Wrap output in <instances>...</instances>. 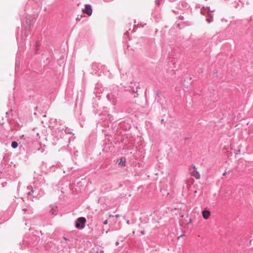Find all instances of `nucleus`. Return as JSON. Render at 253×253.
Here are the masks:
<instances>
[{"instance_id":"obj_1","label":"nucleus","mask_w":253,"mask_h":253,"mask_svg":"<svg viewBox=\"0 0 253 253\" xmlns=\"http://www.w3.org/2000/svg\"><path fill=\"white\" fill-rule=\"evenodd\" d=\"M86 222V219L84 217H79L78 218L76 222V227L77 228H84V223Z\"/></svg>"},{"instance_id":"obj_2","label":"nucleus","mask_w":253,"mask_h":253,"mask_svg":"<svg viewBox=\"0 0 253 253\" xmlns=\"http://www.w3.org/2000/svg\"><path fill=\"white\" fill-rule=\"evenodd\" d=\"M83 12L86 13L88 16H90L92 12L91 6L89 4H86L85 8L83 10Z\"/></svg>"},{"instance_id":"obj_3","label":"nucleus","mask_w":253,"mask_h":253,"mask_svg":"<svg viewBox=\"0 0 253 253\" xmlns=\"http://www.w3.org/2000/svg\"><path fill=\"white\" fill-rule=\"evenodd\" d=\"M193 171L192 172V175L195 177L196 179L200 178V174L197 170V169L195 166H193Z\"/></svg>"},{"instance_id":"obj_4","label":"nucleus","mask_w":253,"mask_h":253,"mask_svg":"<svg viewBox=\"0 0 253 253\" xmlns=\"http://www.w3.org/2000/svg\"><path fill=\"white\" fill-rule=\"evenodd\" d=\"M202 215L205 219H208L211 216V212L208 210H204L202 211Z\"/></svg>"},{"instance_id":"obj_5","label":"nucleus","mask_w":253,"mask_h":253,"mask_svg":"<svg viewBox=\"0 0 253 253\" xmlns=\"http://www.w3.org/2000/svg\"><path fill=\"white\" fill-rule=\"evenodd\" d=\"M126 162V159L125 158H121L120 162H119V164L122 166H124V164Z\"/></svg>"},{"instance_id":"obj_6","label":"nucleus","mask_w":253,"mask_h":253,"mask_svg":"<svg viewBox=\"0 0 253 253\" xmlns=\"http://www.w3.org/2000/svg\"><path fill=\"white\" fill-rule=\"evenodd\" d=\"M11 146L13 148H16L18 146V143L16 141H13L11 143Z\"/></svg>"},{"instance_id":"obj_7","label":"nucleus","mask_w":253,"mask_h":253,"mask_svg":"<svg viewBox=\"0 0 253 253\" xmlns=\"http://www.w3.org/2000/svg\"><path fill=\"white\" fill-rule=\"evenodd\" d=\"M3 118L2 117H0V124L2 125L3 124Z\"/></svg>"},{"instance_id":"obj_8","label":"nucleus","mask_w":253,"mask_h":253,"mask_svg":"<svg viewBox=\"0 0 253 253\" xmlns=\"http://www.w3.org/2000/svg\"><path fill=\"white\" fill-rule=\"evenodd\" d=\"M250 244L251 246H252L253 247V239H251L250 241Z\"/></svg>"},{"instance_id":"obj_9","label":"nucleus","mask_w":253,"mask_h":253,"mask_svg":"<svg viewBox=\"0 0 253 253\" xmlns=\"http://www.w3.org/2000/svg\"><path fill=\"white\" fill-rule=\"evenodd\" d=\"M103 223H104V224H105V225L107 224L108 223L107 220H105V221H104Z\"/></svg>"},{"instance_id":"obj_10","label":"nucleus","mask_w":253,"mask_h":253,"mask_svg":"<svg viewBox=\"0 0 253 253\" xmlns=\"http://www.w3.org/2000/svg\"><path fill=\"white\" fill-rule=\"evenodd\" d=\"M115 217H117V218H118V217H120V215H119V214H116V215H115Z\"/></svg>"},{"instance_id":"obj_11","label":"nucleus","mask_w":253,"mask_h":253,"mask_svg":"<svg viewBox=\"0 0 253 253\" xmlns=\"http://www.w3.org/2000/svg\"><path fill=\"white\" fill-rule=\"evenodd\" d=\"M118 245H119V242H116V245L118 246Z\"/></svg>"},{"instance_id":"obj_12","label":"nucleus","mask_w":253,"mask_h":253,"mask_svg":"<svg viewBox=\"0 0 253 253\" xmlns=\"http://www.w3.org/2000/svg\"><path fill=\"white\" fill-rule=\"evenodd\" d=\"M50 212H51V213H52V214H54V212H53V211H50Z\"/></svg>"},{"instance_id":"obj_13","label":"nucleus","mask_w":253,"mask_h":253,"mask_svg":"<svg viewBox=\"0 0 253 253\" xmlns=\"http://www.w3.org/2000/svg\"><path fill=\"white\" fill-rule=\"evenodd\" d=\"M189 222H190V223H191V219H190V220H189Z\"/></svg>"},{"instance_id":"obj_14","label":"nucleus","mask_w":253,"mask_h":253,"mask_svg":"<svg viewBox=\"0 0 253 253\" xmlns=\"http://www.w3.org/2000/svg\"><path fill=\"white\" fill-rule=\"evenodd\" d=\"M126 223H127V224H129V221H128H128H127Z\"/></svg>"}]
</instances>
